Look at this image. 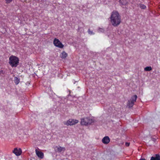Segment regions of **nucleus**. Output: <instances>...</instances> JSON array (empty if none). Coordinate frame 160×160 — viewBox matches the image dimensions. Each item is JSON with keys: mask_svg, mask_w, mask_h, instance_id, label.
<instances>
[{"mask_svg": "<svg viewBox=\"0 0 160 160\" xmlns=\"http://www.w3.org/2000/svg\"><path fill=\"white\" fill-rule=\"evenodd\" d=\"M110 18L111 22L114 27L118 26L121 22V17L117 11H114L112 12Z\"/></svg>", "mask_w": 160, "mask_h": 160, "instance_id": "1", "label": "nucleus"}, {"mask_svg": "<svg viewBox=\"0 0 160 160\" xmlns=\"http://www.w3.org/2000/svg\"><path fill=\"white\" fill-rule=\"evenodd\" d=\"M19 59L17 57L12 55L9 58V63L12 67H16L18 65Z\"/></svg>", "mask_w": 160, "mask_h": 160, "instance_id": "2", "label": "nucleus"}, {"mask_svg": "<svg viewBox=\"0 0 160 160\" xmlns=\"http://www.w3.org/2000/svg\"><path fill=\"white\" fill-rule=\"evenodd\" d=\"M93 120L90 118H84L81 119V124L82 125L87 126L93 122Z\"/></svg>", "mask_w": 160, "mask_h": 160, "instance_id": "3", "label": "nucleus"}, {"mask_svg": "<svg viewBox=\"0 0 160 160\" xmlns=\"http://www.w3.org/2000/svg\"><path fill=\"white\" fill-rule=\"evenodd\" d=\"M137 98V96L136 95L132 96L131 98L128 101V106L129 108L132 107L134 103L136 102Z\"/></svg>", "mask_w": 160, "mask_h": 160, "instance_id": "4", "label": "nucleus"}, {"mask_svg": "<svg viewBox=\"0 0 160 160\" xmlns=\"http://www.w3.org/2000/svg\"><path fill=\"white\" fill-rule=\"evenodd\" d=\"M78 122V120L70 119L67 121V122H63V123L64 125L68 126L75 125Z\"/></svg>", "mask_w": 160, "mask_h": 160, "instance_id": "5", "label": "nucleus"}, {"mask_svg": "<svg viewBox=\"0 0 160 160\" xmlns=\"http://www.w3.org/2000/svg\"><path fill=\"white\" fill-rule=\"evenodd\" d=\"M53 44L56 47L61 48H62L64 47V45L58 39L56 38H55L54 39Z\"/></svg>", "mask_w": 160, "mask_h": 160, "instance_id": "6", "label": "nucleus"}, {"mask_svg": "<svg viewBox=\"0 0 160 160\" xmlns=\"http://www.w3.org/2000/svg\"><path fill=\"white\" fill-rule=\"evenodd\" d=\"M13 153H14L16 156H20L22 153V151L20 148H15L12 151Z\"/></svg>", "mask_w": 160, "mask_h": 160, "instance_id": "7", "label": "nucleus"}, {"mask_svg": "<svg viewBox=\"0 0 160 160\" xmlns=\"http://www.w3.org/2000/svg\"><path fill=\"white\" fill-rule=\"evenodd\" d=\"M35 152L36 154L39 158L42 159L43 158L44 156V154L42 152L38 150L37 149H36Z\"/></svg>", "mask_w": 160, "mask_h": 160, "instance_id": "8", "label": "nucleus"}, {"mask_svg": "<svg viewBox=\"0 0 160 160\" xmlns=\"http://www.w3.org/2000/svg\"><path fill=\"white\" fill-rule=\"evenodd\" d=\"M103 143L104 144H108L110 141V139L108 136L104 137L102 140Z\"/></svg>", "mask_w": 160, "mask_h": 160, "instance_id": "9", "label": "nucleus"}, {"mask_svg": "<svg viewBox=\"0 0 160 160\" xmlns=\"http://www.w3.org/2000/svg\"><path fill=\"white\" fill-rule=\"evenodd\" d=\"M150 160H160V156L158 154H156L155 156L151 158Z\"/></svg>", "mask_w": 160, "mask_h": 160, "instance_id": "10", "label": "nucleus"}, {"mask_svg": "<svg viewBox=\"0 0 160 160\" xmlns=\"http://www.w3.org/2000/svg\"><path fill=\"white\" fill-rule=\"evenodd\" d=\"M56 148H57V150L59 152H61L62 151H65V149L64 147H62L60 146L56 147Z\"/></svg>", "mask_w": 160, "mask_h": 160, "instance_id": "11", "label": "nucleus"}, {"mask_svg": "<svg viewBox=\"0 0 160 160\" xmlns=\"http://www.w3.org/2000/svg\"><path fill=\"white\" fill-rule=\"evenodd\" d=\"M68 56V54L64 51H62L61 55H60V57L62 58H65Z\"/></svg>", "mask_w": 160, "mask_h": 160, "instance_id": "12", "label": "nucleus"}, {"mask_svg": "<svg viewBox=\"0 0 160 160\" xmlns=\"http://www.w3.org/2000/svg\"><path fill=\"white\" fill-rule=\"evenodd\" d=\"M119 2L121 5H126L128 3V0H119Z\"/></svg>", "mask_w": 160, "mask_h": 160, "instance_id": "13", "label": "nucleus"}, {"mask_svg": "<svg viewBox=\"0 0 160 160\" xmlns=\"http://www.w3.org/2000/svg\"><path fill=\"white\" fill-rule=\"evenodd\" d=\"M144 70L146 71H150L152 70V68L151 66H148L145 67Z\"/></svg>", "mask_w": 160, "mask_h": 160, "instance_id": "14", "label": "nucleus"}, {"mask_svg": "<svg viewBox=\"0 0 160 160\" xmlns=\"http://www.w3.org/2000/svg\"><path fill=\"white\" fill-rule=\"evenodd\" d=\"M19 79H18L17 77H15L14 78V82L16 85L18 84L19 82Z\"/></svg>", "mask_w": 160, "mask_h": 160, "instance_id": "15", "label": "nucleus"}, {"mask_svg": "<svg viewBox=\"0 0 160 160\" xmlns=\"http://www.w3.org/2000/svg\"><path fill=\"white\" fill-rule=\"evenodd\" d=\"M140 8L142 9H144L146 8V6L144 4H139Z\"/></svg>", "mask_w": 160, "mask_h": 160, "instance_id": "16", "label": "nucleus"}, {"mask_svg": "<svg viewBox=\"0 0 160 160\" xmlns=\"http://www.w3.org/2000/svg\"><path fill=\"white\" fill-rule=\"evenodd\" d=\"M88 33L90 35L94 34V33L92 31H90V29L88 30Z\"/></svg>", "mask_w": 160, "mask_h": 160, "instance_id": "17", "label": "nucleus"}, {"mask_svg": "<svg viewBox=\"0 0 160 160\" xmlns=\"http://www.w3.org/2000/svg\"><path fill=\"white\" fill-rule=\"evenodd\" d=\"M104 31V30L102 28H99L98 29V32H102Z\"/></svg>", "mask_w": 160, "mask_h": 160, "instance_id": "18", "label": "nucleus"}, {"mask_svg": "<svg viewBox=\"0 0 160 160\" xmlns=\"http://www.w3.org/2000/svg\"><path fill=\"white\" fill-rule=\"evenodd\" d=\"M4 72H3V71H0V75L2 76V75H4Z\"/></svg>", "mask_w": 160, "mask_h": 160, "instance_id": "19", "label": "nucleus"}, {"mask_svg": "<svg viewBox=\"0 0 160 160\" xmlns=\"http://www.w3.org/2000/svg\"><path fill=\"white\" fill-rule=\"evenodd\" d=\"M6 1V3H9L11 2L12 1V0H5Z\"/></svg>", "mask_w": 160, "mask_h": 160, "instance_id": "20", "label": "nucleus"}, {"mask_svg": "<svg viewBox=\"0 0 160 160\" xmlns=\"http://www.w3.org/2000/svg\"><path fill=\"white\" fill-rule=\"evenodd\" d=\"M130 143L128 142H126L125 143V145L126 146H129V145Z\"/></svg>", "mask_w": 160, "mask_h": 160, "instance_id": "21", "label": "nucleus"}, {"mask_svg": "<svg viewBox=\"0 0 160 160\" xmlns=\"http://www.w3.org/2000/svg\"><path fill=\"white\" fill-rule=\"evenodd\" d=\"M152 140L154 142H155V141H156V139L154 138H152Z\"/></svg>", "mask_w": 160, "mask_h": 160, "instance_id": "22", "label": "nucleus"}, {"mask_svg": "<svg viewBox=\"0 0 160 160\" xmlns=\"http://www.w3.org/2000/svg\"><path fill=\"white\" fill-rule=\"evenodd\" d=\"M139 160H146L144 158H141Z\"/></svg>", "mask_w": 160, "mask_h": 160, "instance_id": "23", "label": "nucleus"}]
</instances>
